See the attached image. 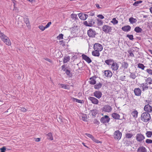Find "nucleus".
Returning <instances> with one entry per match:
<instances>
[{
	"mask_svg": "<svg viewBox=\"0 0 152 152\" xmlns=\"http://www.w3.org/2000/svg\"><path fill=\"white\" fill-rule=\"evenodd\" d=\"M141 118L142 121L147 122L151 119L150 115L148 113H143L141 114Z\"/></svg>",
	"mask_w": 152,
	"mask_h": 152,
	"instance_id": "1",
	"label": "nucleus"
},
{
	"mask_svg": "<svg viewBox=\"0 0 152 152\" xmlns=\"http://www.w3.org/2000/svg\"><path fill=\"white\" fill-rule=\"evenodd\" d=\"M119 67V64L118 63L115 62L114 61V62L112 64V65L111 66V68L113 71H117L116 74H118V71L117 70H118Z\"/></svg>",
	"mask_w": 152,
	"mask_h": 152,
	"instance_id": "2",
	"label": "nucleus"
},
{
	"mask_svg": "<svg viewBox=\"0 0 152 152\" xmlns=\"http://www.w3.org/2000/svg\"><path fill=\"white\" fill-rule=\"evenodd\" d=\"M113 134L114 138L116 140H119L121 139L122 136V133L119 130L115 131Z\"/></svg>",
	"mask_w": 152,
	"mask_h": 152,
	"instance_id": "3",
	"label": "nucleus"
},
{
	"mask_svg": "<svg viewBox=\"0 0 152 152\" xmlns=\"http://www.w3.org/2000/svg\"><path fill=\"white\" fill-rule=\"evenodd\" d=\"M110 120V118L108 115H105L104 116L101 118L100 121L101 123L105 124L109 123Z\"/></svg>",
	"mask_w": 152,
	"mask_h": 152,
	"instance_id": "4",
	"label": "nucleus"
},
{
	"mask_svg": "<svg viewBox=\"0 0 152 152\" xmlns=\"http://www.w3.org/2000/svg\"><path fill=\"white\" fill-rule=\"evenodd\" d=\"M87 34L90 37L94 38L96 34V32L95 30H93L91 28H90L87 32Z\"/></svg>",
	"mask_w": 152,
	"mask_h": 152,
	"instance_id": "5",
	"label": "nucleus"
},
{
	"mask_svg": "<svg viewBox=\"0 0 152 152\" xmlns=\"http://www.w3.org/2000/svg\"><path fill=\"white\" fill-rule=\"evenodd\" d=\"M102 111L109 113L111 112L112 110V107L108 105H104L102 108Z\"/></svg>",
	"mask_w": 152,
	"mask_h": 152,
	"instance_id": "6",
	"label": "nucleus"
},
{
	"mask_svg": "<svg viewBox=\"0 0 152 152\" xmlns=\"http://www.w3.org/2000/svg\"><path fill=\"white\" fill-rule=\"evenodd\" d=\"M145 139V137L144 135L141 133H138L136 136L137 140L140 142H141Z\"/></svg>",
	"mask_w": 152,
	"mask_h": 152,
	"instance_id": "7",
	"label": "nucleus"
},
{
	"mask_svg": "<svg viewBox=\"0 0 152 152\" xmlns=\"http://www.w3.org/2000/svg\"><path fill=\"white\" fill-rule=\"evenodd\" d=\"M102 31L105 33H109L111 32V27L107 25H104L102 28Z\"/></svg>",
	"mask_w": 152,
	"mask_h": 152,
	"instance_id": "8",
	"label": "nucleus"
},
{
	"mask_svg": "<svg viewBox=\"0 0 152 152\" xmlns=\"http://www.w3.org/2000/svg\"><path fill=\"white\" fill-rule=\"evenodd\" d=\"M94 50L101 51L103 49V47L101 44L96 43L94 45Z\"/></svg>",
	"mask_w": 152,
	"mask_h": 152,
	"instance_id": "9",
	"label": "nucleus"
},
{
	"mask_svg": "<svg viewBox=\"0 0 152 152\" xmlns=\"http://www.w3.org/2000/svg\"><path fill=\"white\" fill-rule=\"evenodd\" d=\"M144 110L146 113H151L152 111V107L149 104L146 105L144 108Z\"/></svg>",
	"mask_w": 152,
	"mask_h": 152,
	"instance_id": "10",
	"label": "nucleus"
},
{
	"mask_svg": "<svg viewBox=\"0 0 152 152\" xmlns=\"http://www.w3.org/2000/svg\"><path fill=\"white\" fill-rule=\"evenodd\" d=\"M88 99L92 103L94 104H97L99 103L98 99L95 97L90 96L88 97Z\"/></svg>",
	"mask_w": 152,
	"mask_h": 152,
	"instance_id": "11",
	"label": "nucleus"
},
{
	"mask_svg": "<svg viewBox=\"0 0 152 152\" xmlns=\"http://www.w3.org/2000/svg\"><path fill=\"white\" fill-rule=\"evenodd\" d=\"M79 18L81 20H85L87 18L88 15L86 14L79 13L78 14Z\"/></svg>",
	"mask_w": 152,
	"mask_h": 152,
	"instance_id": "12",
	"label": "nucleus"
},
{
	"mask_svg": "<svg viewBox=\"0 0 152 152\" xmlns=\"http://www.w3.org/2000/svg\"><path fill=\"white\" fill-rule=\"evenodd\" d=\"M83 59L85 60L89 64L91 62L92 60L89 57L86 55L83 54L82 55Z\"/></svg>",
	"mask_w": 152,
	"mask_h": 152,
	"instance_id": "13",
	"label": "nucleus"
},
{
	"mask_svg": "<svg viewBox=\"0 0 152 152\" xmlns=\"http://www.w3.org/2000/svg\"><path fill=\"white\" fill-rule=\"evenodd\" d=\"M94 96L97 99H100L102 96V92L99 91H96L94 93Z\"/></svg>",
	"mask_w": 152,
	"mask_h": 152,
	"instance_id": "14",
	"label": "nucleus"
},
{
	"mask_svg": "<svg viewBox=\"0 0 152 152\" xmlns=\"http://www.w3.org/2000/svg\"><path fill=\"white\" fill-rule=\"evenodd\" d=\"M134 92L135 95L137 96H139L141 95V91L139 88H136L134 90Z\"/></svg>",
	"mask_w": 152,
	"mask_h": 152,
	"instance_id": "15",
	"label": "nucleus"
},
{
	"mask_svg": "<svg viewBox=\"0 0 152 152\" xmlns=\"http://www.w3.org/2000/svg\"><path fill=\"white\" fill-rule=\"evenodd\" d=\"M96 77L95 76H93L90 77L88 81V83L91 85H94L96 84V81L95 80Z\"/></svg>",
	"mask_w": 152,
	"mask_h": 152,
	"instance_id": "16",
	"label": "nucleus"
},
{
	"mask_svg": "<svg viewBox=\"0 0 152 152\" xmlns=\"http://www.w3.org/2000/svg\"><path fill=\"white\" fill-rule=\"evenodd\" d=\"M88 22L89 24V27H91L93 26L95 23V20L91 18H88Z\"/></svg>",
	"mask_w": 152,
	"mask_h": 152,
	"instance_id": "17",
	"label": "nucleus"
},
{
	"mask_svg": "<svg viewBox=\"0 0 152 152\" xmlns=\"http://www.w3.org/2000/svg\"><path fill=\"white\" fill-rule=\"evenodd\" d=\"M113 75V74L111 71L110 70H105L104 71V75L106 77H111Z\"/></svg>",
	"mask_w": 152,
	"mask_h": 152,
	"instance_id": "18",
	"label": "nucleus"
},
{
	"mask_svg": "<svg viewBox=\"0 0 152 152\" xmlns=\"http://www.w3.org/2000/svg\"><path fill=\"white\" fill-rule=\"evenodd\" d=\"M131 27L129 25H126L123 27L121 29L124 31L128 32L130 31Z\"/></svg>",
	"mask_w": 152,
	"mask_h": 152,
	"instance_id": "19",
	"label": "nucleus"
},
{
	"mask_svg": "<svg viewBox=\"0 0 152 152\" xmlns=\"http://www.w3.org/2000/svg\"><path fill=\"white\" fill-rule=\"evenodd\" d=\"M114 62V60L111 58L106 60L105 61V63L109 66H111L112 64Z\"/></svg>",
	"mask_w": 152,
	"mask_h": 152,
	"instance_id": "20",
	"label": "nucleus"
},
{
	"mask_svg": "<svg viewBox=\"0 0 152 152\" xmlns=\"http://www.w3.org/2000/svg\"><path fill=\"white\" fill-rule=\"evenodd\" d=\"M147 150L146 148L143 146H140L137 149V152H147Z\"/></svg>",
	"mask_w": 152,
	"mask_h": 152,
	"instance_id": "21",
	"label": "nucleus"
},
{
	"mask_svg": "<svg viewBox=\"0 0 152 152\" xmlns=\"http://www.w3.org/2000/svg\"><path fill=\"white\" fill-rule=\"evenodd\" d=\"M112 117L114 119L117 120H119L120 118V115L117 113H113L111 115Z\"/></svg>",
	"mask_w": 152,
	"mask_h": 152,
	"instance_id": "22",
	"label": "nucleus"
},
{
	"mask_svg": "<svg viewBox=\"0 0 152 152\" xmlns=\"http://www.w3.org/2000/svg\"><path fill=\"white\" fill-rule=\"evenodd\" d=\"M4 42L7 45L10 46L11 45V42L9 38L7 37L6 39H4L3 40Z\"/></svg>",
	"mask_w": 152,
	"mask_h": 152,
	"instance_id": "23",
	"label": "nucleus"
},
{
	"mask_svg": "<svg viewBox=\"0 0 152 152\" xmlns=\"http://www.w3.org/2000/svg\"><path fill=\"white\" fill-rule=\"evenodd\" d=\"M95 51H93L92 52V54L93 56H94L99 57L100 55V53L99 52L100 51L94 50Z\"/></svg>",
	"mask_w": 152,
	"mask_h": 152,
	"instance_id": "24",
	"label": "nucleus"
},
{
	"mask_svg": "<svg viewBox=\"0 0 152 152\" xmlns=\"http://www.w3.org/2000/svg\"><path fill=\"white\" fill-rule=\"evenodd\" d=\"M128 66L129 64L127 62L124 61L122 63L121 67L124 69H127Z\"/></svg>",
	"mask_w": 152,
	"mask_h": 152,
	"instance_id": "25",
	"label": "nucleus"
},
{
	"mask_svg": "<svg viewBox=\"0 0 152 152\" xmlns=\"http://www.w3.org/2000/svg\"><path fill=\"white\" fill-rule=\"evenodd\" d=\"M73 102H75L80 103H83L84 101L83 100H81L75 98L74 97H72L71 98Z\"/></svg>",
	"mask_w": 152,
	"mask_h": 152,
	"instance_id": "26",
	"label": "nucleus"
},
{
	"mask_svg": "<svg viewBox=\"0 0 152 152\" xmlns=\"http://www.w3.org/2000/svg\"><path fill=\"white\" fill-rule=\"evenodd\" d=\"M24 20L28 27L29 26H30L29 21V19L27 17H26L24 18Z\"/></svg>",
	"mask_w": 152,
	"mask_h": 152,
	"instance_id": "27",
	"label": "nucleus"
},
{
	"mask_svg": "<svg viewBox=\"0 0 152 152\" xmlns=\"http://www.w3.org/2000/svg\"><path fill=\"white\" fill-rule=\"evenodd\" d=\"M140 87L142 88V91H143L148 88V86L147 85H145L144 83L141 84Z\"/></svg>",
	"mask_w": 152,
	"mask_h": 152,
	"instance_id": "28",
	"label": "nucleus"
},
{
	"mask_svg": "<svg viewBox=\"0 0 152 152\" xmlns=\"http://www.w3.org/2000/svg\"><path fill=\"white\" fill-rule=\"evenodd\" d=\"M46 135L48 137L47 138L48 139L50 140H53L52 134L51 132H49L48 134H47Z\"/></svg>",
	"mask_w": 152,
	"mask_h": 152,
	"instance_id": "29",
	"label": "nucleus"
},
{
	"mask_svg": "<svg viewBox=\"0 0 152 152\" xmlns=\"http://www.w3.org/2000/svg\"><path fill=\"white\" fill-rule=\"evenodd\" d=\"M145 81L146 82V84H147L149 85L152 84V79L150 77H148L145 80Z\"/></svg>",
	"mask_w": 152,
	"mask_h": 152,
	"instance_id": "30",
	"label": "nucleus"
},
{
	"mask_svg": "<svg viewBox=\"0 0 152 152\" xmlns=\"http://www.w3.org/2000/svg\"><path fill=\"white\" fill-rule=\"evenodd\" d=\"M102 83H99L94 86V88L95 89H99L102 87Z\"/></svg>",
	"mask_w": 152,
	"mask_h": 152,
	"instance_id": "31",
	"label": "nucleus"
},
{
	"mask_svg": "<svg viewBox=\"0 0 152 152\" xmlns=\"http://www.w3.org/2000/svg\"><path fill=\"white\" fill-rule=\"evenodd\" d=\"M134 31L137 33H141L142 31V29L139 27L137 26L134 28Z\"/></svg>",
	"mask_w": 152,
	"mask_h": 152,
	"instance_id": "32",
	"label": "nucleus"
},
{
	"mask_svg": "<svg viewBox=\"0 0 152 152\" xmlns=\"http://www.w3.org/2000/svg\"><path fill=\"white\" fill-rule=\"evenodd\" d=\"M129 21L131 23L133 24L135 23L137 21V20L136 19L133 17H131L129 18Z\"/></svg>",
	"mask_w": 152,
	"mask_h": 152,
	"instance_id": "33",
	"label": "nucleus"
},
{
	"mask_svg": "<svg viewBox=\"0 0 152 152\" xmlns=\"http://www.w3.org/2000/svg\"><path fill=\"white\" fill-rule=\"evenodd\" d=\"M146 66H145L143 64L141 63H139L137 64V67L140 69H141L142 70H144V68Z\"/></svg>",
	"mask_w": 152,
	"mask_h": 152,
	"instance_id": "34",
	"label": "nucleus"
},
{
	"mask_svg": "<svg viewBox=\"0 0 152 152\" xmlns=\"http://www.w3.org/2000/svg\"><path fill=\"white\" fill-rule=\"evenodd\" d=\"M132 114L134 118H136L137 116L138 112L137 110H135L132 112Z\"/></svg>",
	"mask_w": 152,
	"mask_h": 152,
	"instance_id": "35",
	"label": "nucleus"
},
{
	"mask_svg": "<svg viewBox=\"0 0 152 152\" xmlns=\"http://www.w3.org/2000/svg\"><path fill=\"white\" fill-rule=\"evenodd\" d=\"M145 134L147 137L148 138L151 137L152 135V132L150 131H147Z\"/></svg>",
	"mask_w": 152,
	"mask_h": 152,
	"instance_id": "36",
	"label": "nucleus"
},
{
	"mask_svg": "<svg viewBox=\"0 0 152 152\" xmlns=\"http://www.w3.org/2000/svg\"><path fill=\"white\" fill-rule=\"evenodd\" d=\"M65 72V73L66 75L69 77H72V74L71 73V71L69 70L66 69Z\"/></svg>",
	"mask_w": 152,
	"mask_h": 152,
	"instance_id": "37",
	"label": "nucleus"
},
{
	"mask_svg": "<svg viewBox=\"0 0 152 152\" xmlns=\"http://www.w3.org/2000/svg\"><path fill=\"white\" fill-rule=\"evenodd\" d=\"M130 75L129 77L130 78L134 79L136 78L137 76L135 75L134 73L130 72Z\"/></svg>",
	"mask_w": 152,
	"mask_h": 152,
	"instance_id": "38",
	"label": "nucleus"
},
{
	"mask_svg": "<svg viewBox=\"0 0 152 152\" xmlns=\"http://www.w3.org/2000/svg\"><path fill=\"white\" fill-rule=\"evenodd\" d=\"M71 18L73 19H74L75 20H77L78 19L77 17V15L75 14H72L71 15Z\"/></svg>",
	"mask_w": 152,
	"mask_h": 152,
	"instance_id": "39",
	"label": "nucleus"
},
{
	"mask_svg": "<svg viewBox=\"0 0 152 152\" xmlns=\"http://www.w3.org/2000/svg\"><path fill=\"white\" fill-rule=\"evenodd\" d=\"M133 136V134L132 133H127L125 134V137L127 138H131Z\"/></svg>",
	"mask_w": 152,
	"mask_h": 152,
	"instance_id": "40",
	"label": "nucleus"
},
{
	"mask_svg": "<svg viewBox=\"0 0 152 152\" xmlns=\"http://www.w3.org/2000/svg\"><path fill=\"white\" fill-rule=\"evenodd\" d=\"M0 37L2 41L7 37L3 33L1 32L0 33Z\"/></svg>",
	"mask_w": 152,
	"mask_h": 152,
	"instance_id": "41",
	"label": "nucleus"
},
{
	"mask_svg": "<svg viewBox=\"0 0 152 152\" xmlns=\"http://www.w3.org/2000/svg\"><path fill=\"white\" fill-rule=\"evenodd\" d=\"M91 112L93 116H95L97 114V111L96 110H91Z\"/></svg>",
	"mask_w": 152,
	"mask_h": 152,
	"instance_id": "42",
	"label": "nucleus"
},
{
	"mask_svg": "<svg viewBox=\"0 0 152 152\" xmlns=\"http://www.w3.org/2000/svg\"><path fill=\"white\" fill-rule=\"evenodd\" d=\"M87 119V115L86 114H83L82 116L81 119L84 121H86Z\"/></svg>",
	"mask_w": 152,
	"mask_h": 152,
	"instance_id": "43",
	"label": "nucleus"
},
{
	"mask_svg": "<svg viewBox=\"0 0 152 152\" xmlns=\"http://www.w3.org/2000/svg\"><path fill=\"white\" fill-rule=\"evenodd\" d=\"M142 1H135L134 2V3L133 4V6L137 7V6L138 5V4H139L141 3L142 2Z\"/></svg>",
	"mask_w": 152,
	"mask_h": 152,
	"instance_id": "44",
	"label": "nucleus"
},
{
	"mask_svg": "<svg viewBox=\"0 0 152 152\" xmlns=\"http://www.w3.org/2000/svg\"><path fill=\"white\" fill-rule=\"evenodd\" d=\"M70 60V57L69 56L66 57H64L63 60V62L64 63H66L68 61H69Z\"/></svg>",
	"mask_w": 152,
	"mask_h": 152,
	"instance_id": "45",
	"label": "nucleus"
},
{
	"mask_svg": "<svg viewBox=\"0 0 152 152\" xmlns=\"http://www.w3.org/2000/svg\"><path fill=\"white\" fill-rule=\"evenodd\" d=\"M111 22L113 23L114 25L118 23V21L116 20V18H114L113 19Z\"/></svg>",
	"mask_w": 152,
	"mask_h": 152,
	"instance_id": "46",
	"label": "nucleus"
},
{
	"mask_svg": "<svg viewBox=\"0 0 152 152\" xmlns=\"http://www.w3.org/2000/svg\"><path fill=\"white\" fill-rule=\"evenodd\" d=\"M59 42L60 43V45H61L63 47L65 45V42L64 40L60 41Z\"/></svg>",
	"mask_w": 152,
	"mask_h": 152,
	"instance_id": "47",
	"label": "nucleus"
},
{
	"mask_svg": "<svg viewBox=\"0 0 152 152\" xmlns=\"http://www.w3.org/2000/svg\"><path fill=\"white\" fill-rule=\"evenodd\" d=\"M126 37H128L130 40H133L134 39L133 36L132 34H127V35Z\"/></svg>",
	"mask_w": 152,
	"mask_h": 152,
	"instance_id": "48",
	"label": "nucleus"
},
{
	"mask_svg": "<svg viewBox=\"0 0 152 152\" xmlns=\"http://www.w3.org/2000/svg\"><path fill=\"white\" fill-rule=\"evenodd\" d=\"M85 135H86L88 137L91 138L92 140L94 138V137H93L91 134H90L86 133L85 134Z\"/></svg>",
	"mask_w": 152,
	"mask_h": 152,
	"instance_id": "49",
	"label": "nucleus"
},
{
	"mask_svg": "<svg viewBox=\"0 0 152 152\" xmlns=\"http://www.w3.org/2000/svg\"><path fill=\"white\" fill-rule=\"evenodd\" d=\"M97 21H98L97 23L99 25L101 26L103 24V22L102 20L98 19H97Z\"/></svg>",
	"mask_w": 152,
	"mask_h": 152,
	"instance_id": "50",
	"label": "nucleus"
},
{
	"mask_svg": "<svg viewBox=\"0 0 152 152\" xmlns=\"http://www.w3.org/2000/svg\"><path fill=\"white\" fill-rule=\"evenodd\" d=\"M146 71L149 75H152V69H147Z\"/></svg>",
	"mask_w": 152,
	"mask_h": 152,
	"instance_id": "51",
	"label": "nucleus"
},
{
	"mask_svg": "<svg viewBox=\"0 0 152 152\" xmlns=\"http://www.w3.org/2000/svg\"><path fill=\"white\" fill-rule=\"evenodd\" d=\"M132 142L130 140H126V145L127 146L132 145Z\"/></svg>",
	"mask_w": 152,
	"mask_h": 152,
	"instance_id": "52",
	"label": "nucleus"
},
{
	"mask_svg": "<svg viewBox=\"0 0 152 152\" xmlns=\"http://www.w3.org/2000/svg\"><path fill=\"white\" fill-rule=\"evenodd\" d=\"M64 35L62 34H61L59 35L57 37V38L59 40L63 39Z\"/></svg>",
	"mask_w": 152,
	"mask_h": 152,
	"instance_id": "53",
	"label": "nucleus"
},
{
	"mask_svg": "<svg viewBox=\"0 0 152 152\" xmlns=\"http://www.w3.org/2000/svg\"><path fill=\"white\" fill-rule=\"evenodd\" d=\"M39 28L42 31H43L46 28H45V27H44L42 25H39Z\"/></svg>",
	"mask_w": 152,
	"mask_h": 152,
	"instance_id": "54",
	"label": "nucleus"
},
{
	"mask_svg": "<svg viewBox=\"0 0 152 152\" xmlns=\"http://www.w3.org/2000/svg\"><path fill=\"white\" fill-rule=\"evenodd\" d=\"M145 142L147 144H150L152 143V140L149 139H147L146 140Z\"/></svg>",
	"mask_w": 152,
	"mask_h": 152,
	"instance_id": "55",
	"label": "nucleus"
},
{
	"mask_svg": "<svg viewBox=\"0 0 152 152\" xmlns=\"http://www.w3.org/2000/svg\"><path fill=\"white\" fill-rule=\"evenodd\" d=\"M92 140H93L94 142H95L97 143H101V142L100 141H99L98 140L95 138L94 137L93 138V139Z\"/></svg>",
	"mask_w": 152,
	"mask_h": 152,
	"instance_id": "56",
	"label": "nucleus"
},
{
	"mask_svg": "<svg viewBox=\"0 0 152 152\" xmlns=\"http://www.w3.org/2000/svg\"><path fill=\"white\" fill-rule=\"evenodd\" d=\"M61 87L65 89H67V87L68 86L67 85H65L64 84H61Z\"/></svg>",
	"mask_w": 152,
	"mask_h": 152,
	"instance_id": "57",
	"label": "nucleus"
},
{
	"mask_svg": "<svg viewBox=\"0 0 152 152\" xmlns=\"http://www.w3.org/2000/svg\"><path fill=\"white\" fill-rule=\"evenodd\" d=\"M1 152H5L6 150V148L5 147L3 146L2 148H0Z\"/></svg>",
	"mask_w": 152,
	"mask_h": 152,
	"instance_id": "58",
	"label": "nucleus"
},
{
	"mask_svg": "<svg viewBox=\"0 0 152 152\" xmlns=\"http://www.w3.org/2000/svg\"><path fill=\"white\" fill-rule=\"evenodd\" d=\"M66 66V65L65 64H63L62 66V70L64 71H65L66 69V68H65Z\"/></svg>",
	"mask_w": 152,
	"mask_h": 152,
	"instance_id": "59",
	"label": "nucleus"
},
{
	"mask_svg": "<svg viewBox=\"0 0 152 152\" xmlns=\"http://www.w3.org/2000/svg\"><path fill=\"white\" fill-rule=\"evenodd\" d=\"M125 76H121L120 77L119 79L120 80H121V81H124L125 80Z\"/></svg>",
	"mask_w": 152,
	"mask_h": 152,
	"instance_id": "60",
	"label": "nucleus"
},
{
	"mask_svg": "<svg viewBox=\"0 0 152 152\" xmlns=\"http://www.w3.org/2000/svg\"><path fill=\"white\" fill-rule=\"evenodd\" d=\"M51 22H49L48 23L47 25L45 26V28H48L50 26L51 24Z\"/></svg>",
	"mask_w": 152,
	"mask_h": 152,
	"instance_id": "61",
	"label": "nucleus"
},
{
	"mask_svg": "<svg viewBox=\"0 0 152 152\" xmlns=\"http://www.w3.org/2000/svg\"><path fill=\"white\" fill-rule=\"evenodd\" d=\"M97 17L101 19H103L104 18V16L102 15H99Z\"/></svg>",
	"mask_w": 152,
	"mask_h": 152,
	"instance_id": "62",
	"label": "nucleus"
},
{
	"mask_svg": "<svg viewBox=\"0 0 152 152\" xmlns=\"http://www.w3.org/2000/svg\"><path fill=\"white\" fill-rule=\"evenodd\" d=\"M84 24L86 26H89V24L88 21H84L83 22Z\"/></svg>",
	"mask_w": 152,
	"mask_h": 152,
	"instance_id": "63",
	"label": "nucleus"
},
{
	"mask_svg": "<svg viewBox=\"0 0 152 152\" xmlns=\"http://www.w3.org/2000/svg\"><path fill=\"white\" fill-rule=\"evenodd\" d=\"M20 110L23 112H25L26 111V109L24 107H20Z\"/></svg>",
	"mask_w": 152,
	"mask_h": 152,
	"instance_id": "64",
	"label": "nucleus"
}]
</instances>
